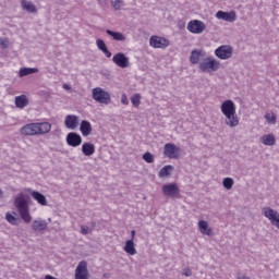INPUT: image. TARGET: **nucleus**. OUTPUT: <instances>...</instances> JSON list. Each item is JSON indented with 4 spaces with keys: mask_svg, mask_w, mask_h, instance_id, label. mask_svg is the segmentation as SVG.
I'll list each match as a JSON object with an SVG mask.
<instances>
[{
    "mask_svg": "<svg viewBox=\"0 0 279 279\" xmlns=\"http://www.w3.org/2000/svg\"><path fill=\"white\" fill-rule=\"evenodd\" d=\"M0 195H3V191H1V189H0Z\"/></svg>",
    "mask_w": 279,
    "mask_h": 279,
    "instance_id": "nucleus-45",
    "label": "nucleus"
},
{
    "mask_svg": "<svg viewBox=\"0 0 279 279\" xmlns=\"http://www.w3.org/2000/svg\"><path fill=\"white\" fill-rule=\"evenodd\" d=\"M149 45L154 49H167V47H169V45H171V43L169 41V39H167L165 37L151 36L149 39Z\"/></svg>",
    "mask_w": 279,
    "mask_h": 279,
    "instance_id": "nucleus-9",
    "label": "nucleus"
},
{
    "mask_svg": "<svg viewBox=\"0 0 279 279\" xmlns=\"http://www.w3.org/2000/svg\"><path fill=\"white\" fill-rule=\"evenodd\" d=\"M5 219L11 226H19L21 223V218L16 217V213H7Z\"/></svg>",
    "mask_w": 279,
    "mask_h": 279,
    "instance_id": "nucleus-28",
    "label": "nucleus"
},
{
    "mask_svg": "<svg viewBox=\"0 0 279 279\" xmlns=\"http://www.w3.org/2000/svg\"><path fill=\"white\" fill-rule=\"evenodd\" d=\"M112 62L120 69H128L130 66V59L123 52L116 53L112 57Z\"/></svg>",
    "mask_w": 279,
    "mask_h": 279,
    "instance_id": "nucleus-10",
    "label": "nucleus"
},
{
    "mask_svg": "<svg viewBox=\"0 0 279 279\" xmlns=\"http://www.w3.org/2000/svg\"><path fill=\"white\" fill-rule=\"evenodd\" d=\"M21 5H22V9L28 12L29 14H36V12H38V9H36V5H34V3L27 0H22Z\"/></svg>",
    "mask_w": 279,
    "mask_h": 279,
    "instance_id": "nucleus-22",
    "label": "nucleus"
},
{
    "mask_svg": "<svg viewBox=\"0 0 279 279\" xmlns=\"http://www.w3.org/2000/svg\"><path fill=\"white\" fill-rule=\"evenodd\" d=\"M239 123L240 119L236 112L225 116V125H227L228 128H236Z\"/></svg>",
    "mask_w": 279,
    "mask_h": 279,
    "instance_id": "nucleus-16",
    "label": "nucleus"
},
{
    "mask_svg": "<svg viewBox=\"0 0 279 279\" xmlns=\"http://www.w3.org/2000/svg\"><path fill=\"white\" fill-rule=\"evenodd\" d=\"M96 45L98 49L102 51V53L106 56V58H112V52L108 50V47L106 46V43L104 41V39H97Z\"/></svg>",
    "mask_w": 279,
    "mask_h": 279,
    "instance_id": "nucleus-26",
    "label": "nucleus"
},
{
    "mask_svg": "<svg viewBox=\"0 0 279 279\" xmlns=\"http://www.w3.org/2000/svg\"><path fill=\"white\" fill-rule=\"evenodd\" d=\"M80 131L83 136H90L93 132V125L90 124V122L83 120L81 122Z\"/></svg>",
    "mask_w": 279,
    "mask_h": 279,
    "instance_id": "nucleus-20",
    "label": "nucleus"
},
{
    "mask_svg": "<svg viewBox=\"0 0 279 279\" xmlns=\"http://www.w3.org/2000/svg\"><path fill=\"white\" fill-rule=\"evenodd\" d=\"M23 136H41L51 132V123L49 122H35L28 123L20 130Z\"/></svg>",
    "mask_w": 279,
    "mask_h": 279,
    "instance_id": "nucleus-2",
    "label": "nucleus"
},
{
    "mask_svg": "<svg viewBox=\"0 0 279 279\" xmlns=\"http://www.w3.org/2000/svg\"><path fill=\"white\" fill-rule=\"evenodd\" d=\"M221 69V62L215 57H207L199 63V70L203 73H217Z\"/></svg>",
    "mask_w": 279,
    "mask_h": 279,
    "instance_id": "nucleus-4",
    "label": "nucleus"
},
{
    "mask_svg": "<svg viewBox=\"0 0 279 279\" xmlns=\"http://www.w3.org/2000/svg\"><path fill=\"white\" fill-rule=\"evenodd\" d=\"M143 160H145V162H148V165H151V162H154V155L147 151L143 155Z\"/></svg>",
    "mask_w": 279,
    "mask_h": 279,
    "instance_id": "nucleus-35",
    "label": "nucleus"
},
{
    "mask_svg": "<svg viewBox=\"0 0 279 279\" xmlns=\"http://www.w3.org/2000/svg\"><path fill=\"white\" fill-rule=\"evenodd\" d=\"M131 104L134 106V108H138L141 106V94H134L131 97Z\"/></svg>",
    "mask_w": 279,
    "mask_h": 279,
    "instance_id": "nucleus-34",
    "label": "nucleus"
},
{
    "mask_svg": "<svg viewBox=\"0 0 279 279\" xmlns=\"http://www.w3.org/2000/svg\"><path fill=\"white\" fill-rule=\"evenodd\" d=\"M222 186L230 191L234 186V179L232 178H225L222 181Z\"/></svg>",
    "mask_w": 279,
    "mask_h": 279,
    "instance_id": "nucleus-33",
    "label": "nucleus"
},
{
    "mask_svg": "<svg viewBox=\"0 0 279 279\" xmlns=\"http://www.w3.org/2000/svg\"><path fill=\"white\" fill-rule=\"evenodd\" d=\"M262 215H264V217H266V219H268V221H270L271 226H274L275 228H277V230H279V213H278V210H276L271 207H264L262 209Z\"/></svg>",
    "mask_w": 279,
    "mask_h": 279,
    "instance_id": "nucleus-5",
    "label": "nucleus"
},
{
    "mask_svg": "<svg viewBox=\"0 0 279 279\" xmlns=\"http://www.w3.org/2000/svg\"><path fill=\"white\" fill-rule=\"evenodd\" d=\"M131 236H132V240L134 239V236H136V231H131Z\"/></svg>",
    "mask_w": 279,
    "mask_h": 279,
    "instance_id": "nucleus-44",
    "label": "nucleus"
},
{
    "mask_svg": "<svg viewBox=\"0 0 279 279\" xmlns=\"http://www.w3.org/2000/svg\"><path fill=\"white\" fill-rule=\"evenodd\" d=\"M171 171H173V166L168 165L160 169L158 177L159 178H169L171 175Z\"/></svg>",
    "mask_w": 279,
    "mask_h": 279,
    "instance_id": "nucleus-32",
    "label": "nucleus"
},
{
    "mask_svg": "<svg viewBox=\"0 0 279 279\" xmlns=\"http://www.w3.org/2000/svg\"><path fill=\"white\" fill-rule=\"evenodd\" d=\"M92 99L101 106H110V104H112L110 93L101 87H95L92 89Z\"/></svg>",
    "mask_w": 279,
    "mask_h": 279,
    "instance_id": "nucleus-3",
    "label": "nucleus"
},
{
    "mask_svg": "<svg viewBox=\"0 0 279 279\" xmlns=\"http://www.w3.org/2000/svg\"><path fill=\"white\" fill-rule=\"evenodd\" d=\"M233 53L234 49L230 45H222L215 50V56L219 60H230Z\"/></svg>",
    "mask_w": 279,
    "mask_h": 279,
    "instance_id": "nucleus-6",
    "label": "nucleus"
},
{
    "mask_svg": "<svg viewBox=\"0 0 279 279\" xmlns=\"http://www.w3.org/2000/svg\"><path fill=\"white\" fill-rule=\"evenodd\" d=\"M220 110L223 117L228 114H234L236 113V105L234 104V101L228 99L221 104Z\"/></svg>",
    "mask_w": 279,
    "mask_h": 279,
    "instance_id": "nucleus-12",
    "label": "nucleus"
},
{
    "mask_svg": "<svg viewBox=\"0 0 279 279\" xmlns=\"http://www.w3.org/2000/svg\"><path fill=\"white\" fill-rule=\"evenodd\" d=\"M29 104V100L27 99V96L21 95L15 97V106L16 108H25Z\"/></svg>",
    "mask_w": 279,
    "mask_h": 279,
    "instance_id": "nucleus-30",
    "label": "nucleus"
},
{
    "mask_svg": "<svg viewBox=\"0 0 279 279\" xmlns=\"http://www.w3.org/2000/svg\"><path fill=\"white\" fill-rule=\"evenodd\" d=\"M82 153L84 156H93L95 154V144L84 143L82 145Z\"/></svg>",
    "mask_w": 279,
    "mask_h": 279,
    "instance_id": "nucleus-27",
    "label": "nucleus"
},
{
    "mask_svg": "<svg viewBox=\"0 0 279 279\" xmlns=\"http://www.w3.org/2000/svg\"><path fill=\"white\" fill-rule=\"evenodd\" d=\"M63 88H64L65 90H71V85L64 84V85H63Z\"/></svg>",
    "mask_w": 279,
    "mask_h": 279,
    "instance_id": "nucleus-43",
    "label": "nucleus"
},
{
    "mask_svg": "<svg viewBox=\"0 0 279 279\" xmlns=\"http://www.w3.org/2000/svg\"><path fill=\"white\" fill-rule=\"evenodd\" d=\"M75 279H88V263L82 260L75 269Z\"/></svg>",
    "mask_w": 279,
    "mask_h": 279,
    "instance_id": "nucleus-11",
    "label": "nucleus"
},
{
    "mask_svg": "<svg viewBox=\"0 0 279 279\" xmlns=\"http://www.w3.org/2000/svg\"><path fill=\"white\" fill-rule=\"evenodd\" d=\"M187 31L191 34H204L206 32V24L199 20H192L187 23Z\"/></svg>",
    "mask_w": 279,
    "mask_h": 279,
    "instance_id": "nucleus-8",
    "label": "nucleus"
},
{
    "mask_svg": "<svg viewBox=\"0 0 279 279\" xmlns=\"http://www.w3.org/2000/svg\"><path fill=\"white\" fill-rule=\"evenodd\" d=\"M0 45L1 47H3V49H8V47H10V41L8 40V38H0Z\"/></svg>",
    "mask_w": 279,
    "mask_h": 279,
    "instance_id": "nucleus-38",
    "label": "nucleus"
},
{
    "mask_svg": "<svg viewBox=\"0 0 279 279\" xmlns=\"http://www.w3.org/2000/svg\"><path fill=\"white\" fill-rule=\"evenodd\" d=\"M111 5L114 8V10H121L123 8V1L122 0H111Z\"/></svg>",
    "mask_w": 279,
    "mask_h": 279,
    "instance_id": "nucleus-36",
    "label": "nucleus"
},
{
    "mask_svg": "<svg viewBox=\"0 0 279 279\" xmlns=\"http://www.w3.org/2000/svg\"><path fill=\"white\" fill-rule=\"evenodd\" d=\"M265 119H266V121H268V123H276V114H269V113H267L266 116H265Z\"/></svg>",
    "mask_w": 279,
    "mask_h": 279,
    "instance_id": "nucleus-39",
    "label": "nucleus"
},
{
    "mask_svg": "<svg viewBox=\"0 0 279 279\" xmlns=\"http://www.w3.org/2000/svg\"><path fill=\"white\" fill-rule=\"evenodd\" d=\"M21 219L24 223H32V214H29V199L25 193H19L13 201Z\"/></svg>",
    "mask_w": 279,
    "mask_h": 279,
    "instance_id": "nucleus-1",
    "label": "nucleus"
},
{
    "mask_svg": "<svg viewBox=\"0 0 279 279\" xmlns=\"http://www.w3.org/2000/svg\"><path fill=\"white\" fill-rule=\"evenodd\" d=\"M236 279H250V277H247V276H245V275H243V274H239V275L236 276Z\"/></svg>",
    "mask_w": 279,
    "mask_h": 279,
    "instance_id": "nucleus-42",
    "label": "nucleus"
},
{
    "mask_svg": "<svg viewBox=\"0 0 279 279\" xmlns=\"http://www.w3.org/2000/svg\"><path fill=\"white\" fill-rule=\"evenodd\" d=\"M106 34H108V36H111V38H113V40H117L118 43H125L126 40V37L123 33L107 29Z\"/></svg>",
    "mask_w": 279,
    "mask_h": 279,
    "instance_id": "nucleus-25",
    "label": "nucleus"
},
{
    "mask_svg": "<svg viewBox=\"0 0 279 279\" xmlns=\"http://www.w3.org/2000/svg\"><path fill=\"white\" fill-rule=\"evenodd\" d=\"M80 122L77 116H66L65 120H64V124L65 128H68V130H75L77 128V123Z\"/></svg>",
    "mask_w": 279,
    "mask_h": 279,
    "instance_id": "nucleus-18",
    "label": "nucleus"
},
{
    "mask_svg": "<svg viewBox=\"0 0 279 279\" xmlns=\"http://www.w3.org/2000/svg\"><path fill=\"white\" fill-rule=\"evenodd\" d=\"M260 141L267 147H274L276 145V136L274 134H265L260 137Z\"/></svg>",
    "mask_w": 279,
    "mask_h": 279,
    "instance_id": "nucleus-23",
    "label": "nucleus"
},
{
    "mask_svg": "<svg viewBox=\"0 0 279 279\" xmlns=\"http://www.w3.org/2000/svg\"><path fill=\"white\" fill-rule=\"evenodd\" d=\"M31 196L35 202H37L40 206H47V197H45L40 192L33 191L31 192Z\"/></svg>",
    "mask_w": 279,
    "mask_h": 279,
    "instance_id": "nucleus-24",
    "label": "nucleus"
},
{
    "mask_svg": "<svg viewBox=\"0 0 279 279\" xmlns=\"http://www.w3.org/2000/svg\"><path fill=\"white\" fill-rule=\"evenodd\" d=\"M34 73H38L37 68H22L20 69L19 75L20 77H26V75H32Z\"/></svg>",
    "mask_w": 279,
    "mask_h": 279,
    "instance_id": "nucleus-31",
    "label": "nucleus"
},
{
    "mask_svg": "<svg viewBox=\"0 0 279 279\" xmlns=\"http://www.w3.org/2000/svg\"><path fill=\"white\" fill-rule=\"evenodd\" d=\"M198 230H199L201 234H204L205 236L213 235V228H210V226H208V222L206 220L198 221Z\"/></svg>",
    "mask_w": 279,
    "mask_h": 279,
    "instance_id": "nucleus-19",
    "label": "nucleus"
},
{
    "mask_svg": "<svg viewBox=\"0 0 279 279\" xmlns=\"http://www.w3.org/2000/svg\"><path fill=\"white\" fill-rule=\"evenodd\" d=\"M121 104H123V106H128L130 104V100H128V96L125 94L121 96Z\"/></svg>",
    "mask_w": 279,
    "mask_h": 279,
    "instance_id": "nucleus-41",
    "label": "nucleus"
},
{
    "mask_svg": "<svg viewBox=\"0 0 279 279\" xmlns=\"http://www.w3.org/2000/svg\"><path fill=\"white\" fill-rule=\"evenodd\" d=\"M93 232V229L87 226H81V234H90Z\"/></svg>",
    "mask_w": 279,
    "mask_h": 279,
    "instance_id": "nucleus-37",
    "label": "nucleus"
},
{
    "mask_svg": "<svg viewBox=\"0 0 279 279\" xmlns=\"http://www.w3.org/2000/svg\"><path fill=\"white\" fill-rule=\"evenodd\" d=\"M161 191L166 197H172L173 199L180 197V187L175 183L162 185Z\"/></svg>",
    "mask_w": 279,
    "mask_h": 279,
    "instance_id": "nucleus-7",
    "label": "nucleus"
},
{
    "mask_svg": "<svg viewBox=\"0 0 279 279\" xmlns=\"http://www.w3.org/2000/svg\"><path fill=\"white\" fill-rule=\"evenodd\" d=\"M66 143L70 147H80L82 145V136L75 132L66 135Z\"/></svg>",
    "mask_w": 279,
    "mask_h": 279,
    "instance_id": "nucleus-15",
    "label": "nucleus"
},
{
    "mask_svg": "<svg viewBox=\"0 0 279 279\" xmlns=\"http://www.w3.org/2000/svg\"><path fill=\"white\" fill-rule=\"evenodd\" d=\"M124 252L130 256L136 255V246H134V240H128L124 245Z\"/></svg>",
    "mask_w": 279,
    "mask_h": 279,
    "instance_id": "nucleus-29",
    "label": "nucleus"
},
{
    "mask_svg": "<svg viewBox=\"0 0 279 279\" xmlns=\"http://www.w3.org/2000/svg\"><path fill=\"white\" fill-rule=\"evenodd\" d=\"M163 154L167 156V158L175 159L178 156H180V147L174 146L171 143H168L163 147Z\"/></svg>",
    "mask_w": 279,
    "mask_h": 279,
    "instance_id": "nucleus-14",
    "label": "nucleus"
},
{
    "mask_svg": "<svg viewBox=\"0 0 279 279\" xmlns=\"http://www.w3.org/2000/svg\"><path fill=\"white\" fill-rule=\"evenodd\" d=\"M182 276H185V278H191V276H193V271L191 270V268H184Z\"/></svg>",
    "mask_w": 279,
    "mask_h": 279,
    "instance_id": "nucleus-40",
    "label": "nucleus"
},
{
    "mask_svg": "<svg viewBox=\"0 0 279 279\" xmlns=\"http://www.w3.org/2000/svg\"><path fill=\"white\" fill-rule=\"evenodd\" d=\"M32 228L35 232H43L44 230H47V220H34Z\"/></svg>",
    "mask_w": 279,
    "mask_h": 279,
    "instance_id": "nucleus-21",
    "label": "nucleus"
},
{
    "mask_svg": "<svg viewBox=\"0 0 279 279\" xmlns=\"http://www.w3.org/2000/svg\"><path fill=\"white\" fill-rule=\"evenodd\" d=\"M216 19H218L219 21H227V23H234V21H236V12L218 11L216 13Z\"/></svg>",
    "mask_w": 279,
    "mask_h": 279,
    "instance_id": "nucleus-13",
    "label": "nucleus"
},
{
    "mask_svg": "<svg viewBox=\"0 0 279 279\" xmlns=\"http://www.w3.org/2000/svg\"><path fill=\"white\" fill-rule=\"evenodd\" d=\"M204 56H206V51L202 49L192 50L190 56L191 64H199V61L202 60V58H204Z\"/></svg>",
    "mask_w": 279,
    "mask_h": 279,
    "instance_id": "nucleus-17",
    "label": "nucleus"
}]
</instances>
